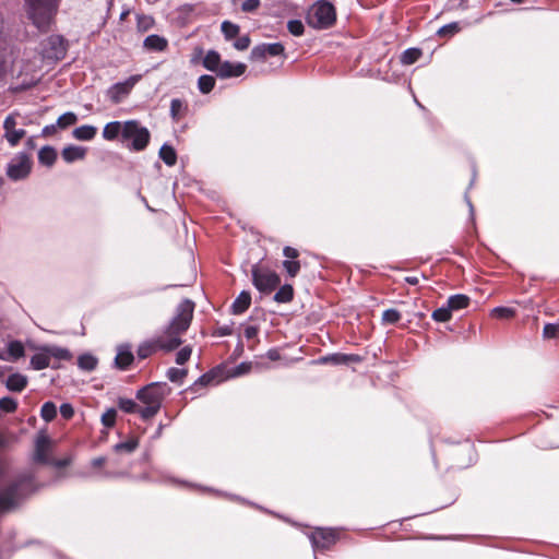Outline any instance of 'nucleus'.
Returning <instances> with one entry per match:
<instances>
[{
  "label": "nucleus",
  "mask_w": 559,
  "mask_h": 559,
  "mask_svg": "<svg viewBox=\"0 0 559 559\" xmlns=\"http://www.w3.org/2000/svg\"><path fill=\"white\" fill-rule=\"evenodd\" d=\"M194 304L190 299H183L176 309V314L168 326L154 336L162 352L169 353L182 343L181 335L189 329L193 317Z\"/></svg>",
  "instance_id": "nucleus-1"
},
{
  "label": "nucleus",
  "mask_w": 559,
  "mask_h": 559,
  "mask_svg": "<svg viewBox=\"0 0 559 559\" xmlns=\"http://www.w3.org/2000/svg\"><path fill=\"white\" fill-rule=\"evenodd\" d=\"M38 488L33 473L21 474L7 486L0 488V512L4 513L17 509Z\"/></svg>",
  "instance_id": "nucleus-2"
},
{
  "label": "nucleus",
  "mask_w": 559,
  "mask_h": 559,
  "mask_svg": "<svg viewBox=\"0 0 559 559\" xmlns=\"http://www.w3.org/2000/svg\"><path fill=\"white\" fill-rule=\"evenodd\" d=\"M170 392L167 383L153 382L136 393V399L145 406L139 411L143 419L154 417L160 409L165 396Z\"/></svg>",
  "instance_id": "nucleus-3"
},
{
  "label": "nucleus",
  "mask_w": 559,
  "mask_h": 559,
  "mask_svg": "<svg viewBox=\"0 0 559 559\" xmlns=\"http://www.w3.org/2000/svg\"><path fill=\"white\" fill-rule=\"evenodd\" d=\"M59 0H25L28 19L39 31H47L58 11Z\"/></svg>",
  "instance_id": "nucleus-4"
},
{
  "label": "nucleus",
  "mask_w": 559,
  "mask_h": 559,
  "mask_svg": "<svg viewBox=\"0 0 559 559\" xmlns=\"http://www.w3.org/2000/svg\"><path fill=\"white\" fill-rule=\"evenodd\" d=\"M72 357L71 353L63 347L56 345H44L36 347V354L32 356L29 365L34 370H43L48 367L57 368L51 364V359L57 360H70Z\"/></svg>",
  "instance_id": "nucleus-5"
},
{
  "label": "nucleus",
  "mask_w": 559,
  "mask_h": 559,
  "mask_svg": "<svg viewBox=\"0 0 559 559\" xmlns=\"http://www.w3.org/2000/svg\"><path fill=\"white\" fill-rule=\"evenodd\" d=\"M335 8L326 0L316 2L307 14L308 25L316 29H326L335 23Z\"/></svg>",
  "instance_id": "nucleus-6"
},
{
  "label": "nucleus",
  "mask_w": 559,
  "mask_h": 559,
  "mask_svg": "<svg viewBox=\"0 0 559 559\" xmlns=\"http://www.w3.org/2000/svg\"><path fill=\"white\" fill-rule=\"evenodd\" d=\"M150 131L136 120H127L122 143L131 151H143L150 142Z\"/></svg>",
  "instance_id": "nucleus-7"
},
{
  "label": "nucleus",
  "mask_w": 559,
  "mask_h": 559,
  "mask_svg": "<svg viewBox=\"0 0 559 559\" xmlns=\"http://www.w3.org/2000/svg\"><path fill=\"white\" fill-rule=\"evenodd\" d=\"M32 170V160L28 154L20 152L7 165L5 174L13 181L24 180Z\"/></svg>",
  "instance_id": "nucleus-8"
},
{
  "label": "nucleus",
  "mask_w": 559,
  "mask_h": 559,
  "mask_svg": "<svg viewBox=\"0 0 559 559\" xmlns=\"http://www.w3.org/2000/svg\"><path fill=\"white\" fill-rule=\"evenodd\" d=\"M251 273L253 285L261 293L267 294L280 285V276L274 271L253 265Z\"/></svg>",
  "instance_id": "nucleus-9"
},
{
  "label": "nucleus",
  "mask_w": 559,
  "mask_h": 559,
  "mask_svg": "<svg viewBox=\"0 0 559 559\" xmlns=\"http://www.w3.org/2000/svg\"><path fill=\"white\" fill-rule=\"evenodd\" d=\"M19 117L20 112L13 111L8 115L3 121V138L7 140L11 147L16 146L26 134L24 129L16 128Z\"/></svg>",
  "instance_id": "nucleus-10"
},
{
  "label": "nucleus",
  "mask_w": 559,
  "mask_h": 559,
  "mask_svg": "<svg viewBox=\"0 0 559 559\" xmlns=\"http://www.w3.org/2000/svg\"><path fill=\"white\" fill-rule=\"evenodd\" d=\"M309 538L314 551L325 550L336 543L337 532L331 528H316L309 534Z\"/></svg>",
  "instance_id": "nucleus-11"
},
{
  "label": "nucleus",
  "mask_w": 559,
  "mask_h": 559,
  "mask_svg": "<svg viewBox=\"0 0 559 559\" xmlns=\"http://www.w3.org/2000/svg\"><path fill=\"white\" fill-rule=\"evenodd\" d=\"M141 80V75H131L123 82H118L111 85L107 91L108 98L114 104H119L134 87V85Z\"/></svg>",
  "instance_id": "nucleus-12"
},
{
  "label": "nucleus",
  "mask_w": 559,
  "mask_h": 559,
  "mask_svg": "<svg viewBox=\"0 0 559 559\" xmlns=\"http://www.w3.org/2000/svg\"><path fill=\"white\" fill-rule=\"evenodd\" d=\"M284 46L281 43L262 44L252 48L251 60H262L266 56H280L284 53Z\"/></svg>",
  "instance_id": "nucleus-13"
},
{
  "label": "nucleus",
  "mask_w": 559,
  "mask_h": 559,
  "mask_svg": "<svg viewBox=\"0 0 559 559\" xmlns=\"http://www.w3.org/2000/svg\"><path fill=\"white\" fill-rule=\"evenodd\" d=\"M50 451V439L45 433H39L35 441V451L33 460L36 463L49 464L50 459L48 456Z\"/></svg>",
  "instance_id": "nucleus-14"
},
{
  "label": "nucleus",
  "mask_w": 559,
  "mask_h": 559,
  "mask_svg": "<svg viewBox=\"0 0 559 559\" xmlns=\"http://www.w3.org/2000/svg\"><path fill=\"white\" fill-rule=\"evenodd\" d=\"M247 66L242 62L224 61L217 76L221 79L238 78L246 72Z\"/></svg>",
  "instance_id": "nucleus-15"
},
{
  "label": "nucleus",
  "mask_w": 559,
  "mask_h": 559,
  "mask_svg": "<svg viewBox=\"0 0 559 559\" xmlns=\"http://www.w3.org/2000/svg\"><path fill=\"white\" fill-rule=\"evenodd\" d=\"M86 148L79 145H68L61 151V156L66 163L71 164L76 160H82L86 156Z\"/></svg>",
  "instance_id": "nucleus-16"
},
{
  "label": "nucleus",
  "mask_w": 559,
  "mask_h": 559,
  "mask_svg": "<svg viewBox=\"0 0 559 559\" xmlns=\"http://www.w3.org/2000/svg\"><path fill=\"white\" fill-rule=\"evenodd\" d=\"M126 121H111L105 124L103 129V138L107 141H115L120 136L122 141Z\"/></svg>",
  "instance_id": "nucleus-17"
},
{
  "label": "nucleus",
  "mask_w": 559,
  "mask_h": 559,
  "mask_svg": "<svg viewBox=\"0 0 559 559\" xmlns=\"http://www.w3.org/2000/svg\"><path fill=\"white\" fill-rule=\"evenodd\" d=\"M133 358L130 345H121L118 347L115 364L119 369H127L133 361Z\"/></svg>",
  "instance_id": "nucleus-18"
},
{
  "label": "nucleus",
  "mask_w": 559,
  "mask_h": 559,
  "mask_svg": "<svg viewBox=\"0 0 559 559\" xmlns=\"http://www.w3.org/2000/svg\"><path fill=\"white\" fill-rule=\"evenodd\" d=\"M27 377L21 373H12L8 377L5 386L12 392H21L27 385Z\"/></svg>",
  "instance_id": "nucleus-19"
},
{
  "label": "nucleus",
  "mask_w": 559,
  "mask_h": 559,
  "mask_svg": "<svg viewBox=\"0 0 559 559\" xmlns=\"http://www.w3.org/2000/svg\"><path fill=\"white\" fill-rule=\"evenodd\" d=\"M202 63L206 70L217 74L223 62L221 61V56L217 51L209 50L204 56Z\"/></svg>",
  "instance_id": "nucleus-20"
},
{
  "label": "nucleus",
  "mask_w": 559,
  "mask_h": 559,
  "mask_svg": "<svg viewBox=\"0 0 559 559\" xmlns=\"http://www.w3.org/2000/svg\"><path fill=\"white\" fill-rule=\"evenodd\" d=\"M250 304H251L250 293L242 290L231 305L233 313H235V314L243 313L249 308Z\"/></svg>",
  "instance_id": "nucleus-21"
},
{
  "label": "nucleus",
  "mask_w": 559,
  "mask_h": 559,
  "mask_svg": "<svg viewBox=\"0 0 559 559\" xmlns=\"http://www.w3.org/2000/svg\"><path fill=\"white\" fill-rule=\"evenodd\" d=\"M157 345L158 343L157 341H155L154 337L142 342L136 349L138 357L141 359H145L153 355L154 353L160 350L159 346Z\"/></svg>",
  "instance_id": "nucleus-22"
},
{
  "label": "nucleus",
  "mask_w": 559,
  "mask_h": 559,
  "mask_svg": "<svg viewBox=\"0 0 559 559\" xmlns=\"http://www.w3.org/2000/svg\"><path fill=\"white\" fill-rule=\"evenodd\" d=\"M97 128L90 124H84L75 128L72 132L74 139L79 141H91L95 138Z\"/></svg>",
  "instance_id": "nucleus-23"
},
{
  "label": "nucleus",
  "mask_w": 559,
  "mask_h": 559,
  "mask_svg": "<svg viewBox=\"0 0 559 559\" xmlns=\"http://www.w3.org/2000/svg\"><path fill=\"white\" fill-rule=\"evenodd\" d=\"M143 45L148 50L163 51L167 47V40L159 35H150L144 39Z\"/></svg>",
  "instance_id": "nucleus-24"
},
{
  "label": "nucleus",
  "mask_w": 559,
  "mask_h": 559,
  "mask_svg": "<svg viewBox=\"0 0 559 559\" xmlns=\"http://www.w3.org/2000/svg\"><path fill=\"white\" fill-rule=\"evenodd\" d=\"M57 159V152L52 146L46 145L38 152V160L40 164L51 167Z\"/></svg>",
  "instance_id": "nucleus-25"
},
{
  "label": "nucleus",
  "mask_w": 559,
  "mask_h": 559,
  "mask_svg": "<svg viewBox=\"0 0 559 559\" xmlns=\"http://www.w3.org/2000/svg\"><path fill=\"white\" fill-rule=\"evenodd\" d=\"M9 361H15L25 355L24 345L20 341H11L7 345Z\"/></svg>",
  "instance_id": "nucleus-26"
},
{
  "label": "nucleus",
  "mask_w": 559,
  "mask_h": 559,
  "mask_svg": "<svg viewBox=\"0 0 559 559\" xmlns=\"http://www.w3.org/2000/svg\"><path fill=\"white\" fill-rule=\"evenodd\" d=\"M447 305L451 311L464 309L469 305V297L463 294L453 295L449 297Z\"/></svg>",
  "instance_id": "nucleus-27"
},
{
  "label": "nucleus",
  "mask_w": 559,
  "mask_h": 559,
  "mask_svg": "<svg viewBox=\"0 0 559 559\" xmlns=\"http://www.w3.org/2000/svg\"><path fill=\"white\" fill-rule=\"evenodd\" d=\"M159 157L167 166H174L177 162V154L173 146L164 144L159 150Z\"/></svg>",
  "instance_id": "nucleus-28"
},
{
  "label": "nucleus",
  "mask_w": 559,
  "mask_h": 559,
  "mask_svg": "<svg viewBox=\"0 0 559 559\" xmlns=\"http://www.w3.org/2000/svg\"><path fill=\"white\" fill-rule=\"evenodd\" d=\"M218 377V371L216 370H212L207 373H204L203 376H201L193 384V386H199V385H210V384H218L221 381H222V378H217Z\"/></svg>",
  "instance_id": "nucleus-29"
},
{
  "label": "nucleus",
  "mask_w": 559,
  "mask_h": 559,
  "mask_svg": "<svg viewBox=\"0 0 559 559\" xmlns=\"http://www.w3.org/2000/svg\"><path fill=\"white\" fill-rule=\"evenodd\" d=\"M139 447L136 438H130L127 441L119 442L114 445V451L117 453H132Z\"/></svg>",
  "instance_id": "nucleus-30"
},
{
  "label": "nucleus",
  "mask_w": 559,
  "mask_h": 559,
  "mask_svg": "<svg viewBox=\"0 0 559 559\" xmlns=\"http://www.w3.org/2000/svg\"><path fill=\"white\" fill-rule=\"evenodd\" d=\"M187 106L186 104L179 99L174 98L170 103V116L174 121L178 122L182 116V114L186 111Z\"/></svg>",
  "instance_id": "nucleus-31"
},
{
  "label": "nucleus",
  "mask_w": 559,
  "mask_h": 559,
  "mask_svg": "<svg viewBox=\"0 0 559 559\" xmlns=\"http://www.w3.org/2000/svg\"><path fill=\"white\" fill-rule=\"evenodd\" d=\"M253 366H255L257 368H267V366H264L262 364H259V362H241L239 364L237 367H235L231 371H230V377H240V376H243L248 372H250V370L253 368Z\"/></svg>",
  "instance_id": "nucleus-32"
},
{
  "label": "nucleus",
  "mask_w": 559,
  "mask_h": 559,
  "mask_svg": "<svg viewBox=\"0 0 559 559\" xmlns=\"http://www.w3.org/2000/svg\"><path fill=\"white\" fill-rule=\"evenodd\" d=\"M215 86V78L212 75H201L198 79V88L202 94H209Z\"/></svg>",
  "instance_id": "nucleus-33"
},
{
  "label": "nucleus",
  "mask_w": 559,
  "mask_h": 559,
  "mask_svg": "<svg viewBox=\"0 0 559 559\" xmlns=\"http://www.w3.org/2000/svg\"><path fill=\"white\" fill-rule=\"evenodd\" d=\"M421 57V50L418 48H408L401 56V62L405 66L415 63Z\"/></svg>",
  "instance_id": "nucleus-34"
},
{
  "label": "nucleus",
  "mask_w": 559,
  "mask_h": 559,
  "mask_svg": "<svg viewBox=\"0 0 559 559\" xmlns=\"http://www.w3.org/2000/svg\"><path fill=\"white\" fill-rule=\"evenodd\" d=\"M78 365L82 370L92 371L97 366V359L93 355L84 354L78 358Z\"/></svg>",
  "instance_id": "nucleus-35"
},
{
  "label": "nucleus",
  "mask_w": 559,
  "mask_h": 559,
  "mask_svg": "<svg viewBox=\"0 0 559 559\" xmlns=\"http://www.w3.org/2000/svg\"><path fill=\"white\" fill-rule=\"evenodd\" d=\"M294 290L288 284L283 285L274 295V300L277 302H288L293 299Z\"/></svg>",
  "instance_id": "nucleus-36"
},
{
  "label": "nucleus",
  "mask_w": 559,
  "mask_h": 559,
  "mask_svg": "<svg viewBox=\"0 0 559 559\" xmlns=\"http://www.w3.org/2000/svg\"><path fill=\"white\" fill-rule=\"evenodd\" d=\"M221 29L227 40L237 37L240 31L237 24H234L229 21H224L222 23Z\"/></svg>",
  "instance_id": "nucleus-37"
},
{
  "label": "nucleus",
  "mask_w": 559,
  "mask_h": 559,
  "mask_svg": "<svg viewBox=\"0 0 559 559\" xmlns=\"http://www.w3.org/2000/svg\"><path fill=\"white\" fill-rule=\"evenodd\" d=\"M48 44L53 48V53L48 55V57H52L59 59L63 56L64 48L62 46V39L59 36H51L48 38Z\"/></svg>",
  "instance_id": "nucleus-38"
},
{
  "label": "nucleus",
  "mask_w": 559,
  "mask_h": 559,
  "mask_svg": "<svg viewBox=\"0 0 559 559\" xmlns=\"http://www.w3.org/2000/svg\"><path fill=\"white\" fill-rule=\"evenodd\" d=\"M41 418L49 423L57 416V407L52 402H46L40 409Z\"/></svg>",
  "instance_id": "nucleus-39"
},
{
  "label": "nucleus",
  "mask_w": 559,
  "mask_h": 559,
  "mask_svg": "<svg viewBox=\"0 0 559 559\" xmlns=\"http://www.w3.org/2000/svg\"><path fill=\"white\" fill-rule=\"evenodd\" d=\"M460 31H461L460 24L457 22H452V23L441 26L437 31V35L440 37L453 36L454 34L459 33Z\"/></svg>",
  "instance_id": "nucleus-40"
},
{
  "label": "nucleus",
  "mask_w": 559,
  "mask_h": 559,
  "mask_svg": "<svg viewBox=\"0 0 559 559\" xmlns=\"http://www.w3.org/2000/svg\"><path fill=\"white\" fill-rule=\"evenodd\" d=\"M431 317L437 322H448L452 317V311L447 305L445 307L436 309L432 312Z\"/></svg>",
  "instance_id": "nucleus-41"
},
{
  "label": "nucleus",
  "mask_w": 559,
  "mask_h": 559,
  "mask_svg": "<svg viewBox=\"0 0 559 559\" xmlns=\"http://www.w3.org/2000/svg\"><path fill=\"white\" fill-rule=\"evenodd\" d=\"M319 364H332V365H346L345 354H332L328 356L320 357L318 359Z\"/></svg>",
  "instance_id": "nucleus-42"
},
{
  "label": "nucleus",
  "mask_w": 559,
  "mask_h": 559,
  "mask_svg": "<svg viewBox=\"0 0 559 559\" xmlns=\"http://www.w3.org/2000/svg\"><path fill=\"white\" fill-rule=\"evenodd\" d=\"M118 406L121 411L129 414L139 412L141 409L138 407L136 403L131 399L120 397L118 400Z\"/></svg>",
  "instance_id": "nucleus-43"
},
{
  "label": "nucleus",
  "mask_w": 559,
  "mask_h": 559,
  "mask_svg": "<svg viewBox=\"0 0 559 559\" xmlns=\"http://www.w3.org/2000/svg\"><path fill=\"white\" fill-rule=\"evenodd\" d=\"M78 117L74 112L68 111L61 115L57 120V126L61 129H64L69 126H72L76 122Z\"/></svg>",
  "instance_id": "nucleus-44"
},
{
  "label": "nucleus",
  "mask_w": 559,
  "mask_h": 559,
  "mask_svg": "<svg viewBox=\"0 0 559 559\" xmlns=\"http://www.w3.org/2000/svg\"><path fill=\"white\" fill-rule=\"evenodd\" d=\"M188 371L187 369H179V368H169L167 370V378L171 381V382H182V380L186 378Z\"/></svg>",
  "instance_id": "nucleus-45"
},
{
  "label": "nucleus",
  "mask_w": 559,
  "mask_h": 559,
  "mask_svg": "<svg viewBox=\"0 0 559 559\" xmlns=\"http://www.w3.org/2000/svg\"><path fill=\"white\" fill-rule=\"evenodd\" d=\"M491 314L498 319H510L515 316V310L508 307H496L492 309Z\"/></svg>",
  "instance_id": "nucleus-46"
},
{
  "label": "nucleus",
  "mask_w": 559,
  "mask_h": 559,
  "mask_svg": "<svg viewBox=\"0 0 559 559\" xmlns=\"http://www.w3.org/2000/svg\"><path fill=\"white\" fill-rule=\"evenodd\" d=\"M401 319V313L395 309H386L382 313L384 324H394Z\"/></svg>",
  "instance_id": "nucleus-47"
},
{
  "label": "nucleus",
  "mask_w": 559,
  "mask_h": 559,
  "mask_svg": "<svg viewBox=\"0 0 559 559\" xmlns=\"http://www.w3.org/2000/svg\"><path fill=\"white\" fill-rule=\"evenodd\" d=\"M117 417V411L115 408H108L100 418L102 424L107 427L111 428L116 423Z\"/></svg>",
  "instance_id": "nucleus-48"
},
{
  "label": "nucleus",
  "mask_w": 559,
  "mask_h": 559,
  "mask_svg": "<svg viewBox=\"0 0 559 559\" xmlns=\"http://www.w3.org/2000/svg\"><path fill=\"white\" fill-rule=\"evenodd\" d=\"M287 29L294 36H301L305 32V26L300 20H290L287 23Z\"/></svg>",
  "instance_id": "nucleus-49"
},
{
  "label": "nucleus",
  "mask_w": 559,
  "mask_h": 559,
  "mask_svg": "<svg viewBox=\"0 0 559 559\" xmlns=\"http://www.w3.org/2000/svg\"><path fill=\"white\" fill-rule=\"evenodd\" d=\"M17 408V402L10 397L4 396L0 399V411L5 413H13Z\"/></svg>",
  "instance_id": "nucleus-50"
},
{
  "label": "nucleus",
  "mask_w": 559,
  "mask_h": 559,
  "mask_svg": "<svg viewBox=\"0 0 559 559\" xmlns=\"http://www.w3.org/2000/svg\"><path fill=\"white\" fill-rule=\"evenodd\" d=\"M559 335V323H547L543 329L545 338H555Z\"/></svg>",
  "instance_id": "nucleus-51"
},
{
  "label": "nucleus",
  "mask_w": 559,
  "mask_h": 559,
  "mask_svg": "<svg viewBox=\"0 0 559 559\" xmlns=\"http://www.w3.org/2000/svg\"><path fill=\"white\" fill-rule=\"evenodd\" d=\"M283 266L286 270V272L289 274V276H292V277L296 276L300 270L299 262L295 261V260H285L283 262Z\"/></svg>",
  "instance_id": "nucleus-52"
},
{
  "label": "nucleus",
  "mask_w": 559,
  "mask_h": 559,
  "mask_svg": "<svg viewBox=\"0 0 559 559\" xmlns=\"http://www.w3.org/2000/svg\"><path fill=\"white\" fill-rule=\"evenodd\" d=\"M192 349L190 346L182 347L176 355V362L178 365H183L187 362L191 356Z\"/></svg>",
  "instance_id": "nucleus-53"
},
{
  "label": "nucleus",
  "mask_w": 559,
  "mask_h": 559,
  "mask_svg": "<svg viewBox=\"0 0 559 559\" xmlns=\"http://www.w3.org/2000/svg\"><path fill=\"white\" fill-rule=\"evenodd\" d=\"M249 46H250V38L247 35L237 38L234 43V47L240 51L248 49Z\"/></svg>",
  "instance_id": "nucleus-54"
},
{
  "label": "nucleus",
  "mask_w": 559,
  "mask_h": 559,
  "mask_svg": "<svg viewBox=\"0 0 559 559\" xmlns=\"http://www.w3.org/2000/svg\"><path fill=\"white\" fill-rule=\"evenodd\" d=\"M260 5V0H245L241 4V9L243 12H252L257 10Z\"/></svg>",
  "instance_id": "nucleus-55"
},
{
  "label": "nucleus",
  "mask_w": 559,
  "mask_h": 559,
  "mask_svg": "<svg viewBox=\"0 0 559 559\" xmlns=\"http://www.w3.org/2000/svg\"><path fill=\"white\" fill-rule=\"evenodd\" d=\"M60 414L64 419H70L74 415V408L69 403H63L60 406Z\"/></svg>",
  "instance_id": "nucleus-56"
},
{
  "label": "nucleus",
  "mask_w": 559,
  "mask_h": 559,
  "mask_svg": "<svg viewBox=\"0 0 559 559\" xmlns=\"http://www.w3.org/2000/svg\"><path fill=\"white\" fill-rule=\"evenodd\" d=\"M283 254L287 260H295L298 257V251L295 248L287 246L284 248Z\"/></svg>",
  "instance_id": "nucleus-57"
},
{
  "label": "nucleus",
  "mask_w": 559,
  "mask_h": 559,
  "mask_svg": "<svg viewBox=\"0 0 559 559\" xmlns=\"http://www.w3.org/2000/svg\"><path fill=\"white\" fill-rule=\"evenodd\" d=\"M243 334L247 338H253L258 334V328L253 325H248L245 328Z\"/></svg>",
  "instance_id": "nucleus-58"
},
{
  "label": "nucleus",
  "mask_w": 559,
  "mask_h": 559,
  "mask_svg": "<svg viewBox=\"0 0 559 559\" xmlns=\"http://www.w3.org/2000/svg\"><path fill=\"white\" fill-rule=\"evenodd\" d=\"M266 357L270 359V360H278L281 358V355H280V352L276 349V348H272V349H269L267 353H266Z\"/></svg>",
  "instance_id": "nucleus-59"
},
{
  "label": "nucleus",
  "mask_w": 559,
  "mask_h": 559,
  "mask_svg": "<svg viewBox=\"0 0 559 559\" xmlns=\"http://www.w3.org/2000/svg\"><path fill=\"white\" fill-rule=\"evenodd\" d=\"M71 460L70 459H62V460H57V461H51L50 460V463L49 464H52L55 465L56 467H64V466H68L70 464Z\"/></svg>",
  "instance_id": "nucleus-60"
},
{
  "label": "nucleus",
  "mask_w": 559,
  "mask_h": 559,
  "mask_svg": "<svg viewBox=\"0 0 559 559\" xmlns=\"http://www.w3.org/2000/svg\"><path fill=\"white\" fill-rule=\"evenodd\" d=\"M345 358H346V365L349 364V362H360L362 360V358L359 356V355H354V354H345Z\"/></svg>",
  "instance_id": "nucleus-61"
},
{
  "label": "nucleus",
  "mask_w": 559,
  "mask_h": 559,
  "mask_svg": "<svg viewBox=\"0 0 559 559\" xmlns=\"http://www.w3.org/2000/svg\"><path fill=\"white\" fill-rule=\"evenodd\" d=\"M105 463H106V457H104V456L95 457V459H93V460H92V462H91L92 466H94V467H100V466H103Z\"/></svg>",
  "instance_id": "nucleus-62"
},
{
  "label": "nucleus",
  "mask_w": 559,
  "mask_h": 559,
  "mask_svg": "<svg viewBox=\"0 0 559 559\" xmlns=\"http://www.w3.org/2000/svg\"><path fill=\"white\" fill-rule=\"evenodd\" d=\"M8 472V465L5 462L0 461V480L4 478Z\"/></svg>",
  "instance_id": "nucleus-63"
},
{
  "label": "nucleus",
  "mask_w": 559,
  "mask_h": 559,
  "mask_svg": "<svg viewBox=\"0 0 559 559\" xmlns=\"http://www.w3.org/2000/svg\"><path fill=\"white\" fill-rule=\"evenodd\" d=\"M55 128H56V126H55V124L46 126V127L43 129V134H44V135H49V134H51V133L55 131Z\"/></svg>",
  "instance_id": "nucleus-64"
}]
</instances>
